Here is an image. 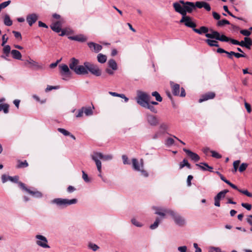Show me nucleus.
<instances>
[{
  "mask_svg": "<svg viewBox=\"0 0 252 252\" xmlns=\"http://www.w3.org/2000/svg\"><path fill=\"white\" fill-rule=\"evenodd\" d=\"M173 6L175 11L180 13L182 16L186 15L187 13H191L195 9L193 2L185 1L183 0H180L179 2L173 3Z\"/></svg>",
  "mask_w": 252,
  "mask_h": 252,
  "instance_id": "nucleus-2",
  "label": "nucleus"
},
{
  "mask_svg": "<svg viewBox=\"0 0 252 252\" xmlns=\"http://www.w3.org/2000/svg\"><path fill=\"white\" fill-rule=\"evenodd\" d=\"M238 191L247 195V196L249 197H252V193L249 192L247 190H243L241 189H240L238 190Z\"/></svg>",
  "mask_w": 252,
  "mask_h": 252,
  "instance_id": "nucleus-48",
  "label": "nucleus"
},
{
  "mask_svg": "<svg viewBox=\"0 0 252 252\" xmlns=\"http://www.w3.org/2000/svg\"><path fill=\"white\" fill-rule=\"evenodd\" d=\"M83 112L86 116H91L93 114V111L91 107H83Z\"/></svg>",
  "mask_w": 252,
  "mask_h": 252,
  "instance_id": "nucleus-33",
  "label": "nucleus"
},
{
  "mask_svg": "<svg viewBox=\"0 0 252 252\" xmlns=\"http://www.w3.org/2000/svg\"><path fill=\"white\" fill-rule=\"evenodd\" d=\"M79 61L78 59L72 58L70 59L69 63V67L65 64H60L59 65L60 73L62 76V79L64 80H67L71 77L72 72L70 70H73L74 72L79 65Z\"/></svg>",
  "mask_w": 252,
  "mask_h": 252,
  "instance_id": "nucleus-1",
  "label": "nucleus"
},
{
  "mask_svg": "<svg viewBox=\"0 0 252 252\" xmlns=\"http://www.w3.org/2000/svg\"><path fill=\"white\" fill-rule=\"evenodd\" d=\"M83 113H84L83 109H82V108H81V109H80L78 110V113L76 115V118L82 117L83 115Z\"/></svg>",
  "mask_w": 252,
  "mask_h": 252,
  "instance_id": "nucleus-61",
  "label": "nucleus"
},
{
  "mask_svg": "<svg viewBox=\"0 0 252 252\" xmlns=\"http://www.w3.org/2000/svg\"><path fill=\"white\" fill-rule=\"evenodd\" d=\"M36 239V244L44 249H49L50 248L48 244V240L46 237L40 234H37L35 236Z\"/></svg>",
  "mask_w": 252,
  "mask_h": 252,
  "instance_id": "nucleus-8",
  "label": "nucleus"
},
{
  "mask_svg": "<svg viewBox=\"0 0 252 252\" xmlns=\"http://www.w3.org/2000/svg\"><path fill=\"white\" fill-rule=\"evenodd\" d=\"M163 132H161V131H159V130L156 132L155 134H154L152 136V138L154 140H156L159 137H160L161 136H162V135H163Z\"/></svg>",
  "mask_w": 252,
  "mask_h": 252,
  "instance_id": "nucleus-42",
  "label": "nucleus"
},
{
  "mask_svg": "<svg viewBox=\"0 0 252 252\" xmlns=\"http://www.w3.org/2000/svg\"><path fill=\"white\" fill-rule=\"evenodd\" d=\"M108 66L112 69V70H116L118 68L117 64L116 61L113 59H110L108 61Z\"/></svg>",
  "mask_w": 252,
  "mask_h": 252,
  "instance_id": "nucleus-27",
  "label": "nucleus"
},
{
  "mask_svg": "<svg viewBox=\"0 0 252 252\" xmlns=\"http://www.w3.org/2000/svg\"><path fill=\"white\" fill-rule=\"evenodd\" d=\"M245 106L246 109H247V112L249 113H250L252 112L251 105L249 103L245 102Z\"/></svg>",
  "mask_w": 252,
  "mask_h": 252,
  "instance_id": "nucleus-60",
  "label": "nucleus"
},
{
  "mask_svg": "<svg viewBox=\"0 0 252 252\" xmlns=\"http://www.w3.org/2000/svg\"><path fill=\"white\" fill-rule=\"evenodd\" d=\"M18 183L19 186H20V187L22 189H23V190H24L26 191L27 192H28V190H29L30 189H28V188L26 187L24 183H22V182H18Z\"/></svg>",
  "mask_w": 252,
  "mask_h": 252,
  "instance_id": "nucleus-57",
  "label": "nucleus"
},
{
  "mask_svg": "<svg viewBox=\"0 0 252 252\" xmlns=\"http://www.w3.org/2000/svg\"><path fill=\"white\" fill-rule=\"evenodd\" d=\"M212 33H206L205 34V36L207 38H212V39H213V38H215L216 39V40H218V39L219 38V36H220V33L217 31H213V30H211Z\"/></svg>",
  "mask_w": 252,
  "mask_h": 252,
  "instance_id": "nucleus-22",
  "label": "nucleus"
},
{
  "mask_svg": "<svg viewBox=\"0 0 252 252\" xmlns=\"http://www.w3.org/2000/svg\"><path fill=\"white\" fill-rule=\"evenodd\" d=\"M161 221V220L160 218H157L156 219V220L154 222V223L152 224L150 226V228L152 230H154V229H156L158 226V225L160 223Z\"/></svg>",
  "mask_w": 252,
  "mask_h": 252,
  "instance_id": "nucleus-30",
  "label": "nucleus"
},
{
  "mask_svg": "<svg viewBox=\"0 0 252 252\" xmlns=\"http://www.w3.org/2000/svg\"><path fill=\"white\" fill-rule=\"evenodd\" d=\"M74 72L77 75H84L88 74V71L84 64L79 65Z\"/></svg>",
  "mask_w": 252,
  "mask_h": 252,
  "instance_id": "nucleus-19",
  "label": "nucleus"
},
{
  "mask_svg": "<svg viewBox=\"0 0 252 252\" xmlns=\"http://www.w3.org/2000/svg\"><path fill=\"white\" fill-rule=\"evenodd\" d=\"M27 63L31 65V67L33 68L36 70H43L44 68L43 64H39L37 62L31 59L27 60L26 63Z\"/></svg>",
  "mask_w": 252,
  "mask_h": 252,
  "instance_id": "nucleus-13",
  "label": "nucleus"
},
{
  "mask_svg": "<svg viewBox=\"0 0 252 252\" xmlns=\"http://www.w3.org/2000/svg\"><path fill=\"white\" fill-rule=\"evenodd\" d=\"M28 192L36 198H41L42 197V194L38 191H32L29 189Z\"/></svg>",
  "mask_w": 252,
  "mask_h": 252,
  "instance_id": "nucleus-32",
  "label": "nucleus"
},
{
  "mask_svg": "<svg viewBox=\"0 0 252 252\" xmlns=\"http://www.w3.org/2000/svg\"><path fill=\"white\" fill-rule=\"evenodd\" d=\"M123 162L124 164H130V162L126 155H123L122 157Z\"/></svg>",
  "mask_w": 252,
  "mask_h": 252,
  "instance_id": "nucleus-49",
  "label": "nucleus"
},
{
  "mask_svg": "<svg viewBox=\"0 0 252 252\" xmlns=\"http://www.w3.org/2000/svg\"><path fill=\"white\" fill-rule=\"evenodd\" d=\"M8 37L6 36V34H4L2 36V46H4L5 44L7 42Z\"/></svg>",
  "mask_w": 252,
  "mask_h": 252,
  "instance_id": "nucleus-59",
  "label": "nucleus"
},
{
  "mask_svg": "<svg viewBox=\"0 0 252 252\" xmlns=\"http://www.w3.org/2000/svg\"><path fill=\"white\" fill-rule=\"evenodd\" d=\"M28 166V163L26 160H25L24 161H20L19 162L17 167L18 168H23V167H26Z\"/></svg>",
  "mask_w": 252,
  "mask_h": 252,
  "instance_id": "nucleus-46",
  "label": "nucleus"
},
{
  "mask_svg": "<svg viewBox=\"0 0 252 252\" xmlns=\"http://www.w3.org/2000/svg\"><path fill=\"white\" fill-rule=\"evenodd\" d=\"M218 40H220L222 42H228L230 40V38L226 36L224 34L220 35V34L219 38Z\"/></svg>",
  "mask_w": 252,
  "mask_h": 252,
  "instance_id": "nucleus-44",
  "label": "nucleus"
},
{
  "mask_svg": "<svg viewBox=\"0 0 252 252\" xmlns=\"http://www.w3.org/2000/svg\"><path fill=\"white\" fill-rule=\"evenodd\" d=\"M51 29L56 32L59 33L61 31H62L61 33L59 35L60 36H63L65 34V32L64 31H62V23L60 21H57L54 23H53L50 26Z\"/></svg>",
  "mask_w": 252,
  "mask_h": 252,
  "instance_id": "nucleus-12",
  "label": "nucleus"
},
{
  "mask_svg": "<svg viewBox=\"0 0 252 252\" xmlns=\"http://www.w3.org/2000/svg\"><path fill=\"white\" fill-rule=\"evenodd\" d=\"M170 85L173 94L174 95H179L180 94V85L174 83L173 82H170Z\"/></svg>",
  "mask_w": 252,
  "mask_h": 252,
  "instance_id": "nucleus-21",
  "label": "nucleus"
},
{
  "mask_svg": "<svg viewBox=\"0 0 252 252\" xmlns=\"http://www.w3.org/2000/svg\"><path fill=\"white\" fill-rule=\"evenodd\" d=\"M183 151L190 157L191 160L195 162H197L199 160L200 157L197 154L185 148L183 149Z\"/></svg>",
  "mask_w": 252,
  "mask_h": 252,
  "instance_id": "nucleus-15",
  "label": "nucleus"
},
{
  "mask_svg": "<svg viewBox=\"0 0 252 252\" xmlns=\"http://www.w3.org/2000/svg\"><path fill=\"white\" fill-rule=\"evenodd\" d=\"M93 160H94L95 163L97 170L98 172V176L100 177L102 180L103 179L102 175V165L100 159H102L105 161L110 160L112 159L113 157L112 155H103L101 153L94 152L91 156Z\"/></svg>",
  "mask_w": 252,
  "mask_h": 252,
  "instance_id": "nucleus-4",
  "label": "nucleus"
},
{
  "mask_svg": "<svg viewBox=\"0 0 252 252\" xmlns=\"http://www.w3.org/2000/svg\"><path fill=\"white\" fill-rule=\"evenodd\" d=\"M68 38L72 40H75L80 42H84L87 41V37L83 34H78L68 37Z\"/></svg>",
  "mask_w": 252,
  "mask_h": 252,
  "instance_id": "nucleus-20",
  "label": "nucleus"
},
{
  "mask_svg": "<svg viewBox=\"0 0 252 252\" xmlns=\"http://www.w3.org/2000/svg\"><path fill=\"white\" fill-rule=\"evenodd\" d=\"M180 23H184L186 27L192 28L193 30L196 26V24L192 21L191 18L187 15L182 16Z\"/></svg>",
  "mask_w": 252,
  "mask_h": 252,
  "instance_id": "nucleus-11",
  "label": "nucleus"
},
{
  "mask_svg": "<svg viewBox=\"0 0 252 252\" xmlns=\"http://www.w3.org/2000/svg\"><path fill=\"white\" fill-rule=\"evenodd\" d=\"M174 144H175V141H174V139L172 138H168L165 142V144L167 147H170V146L174 145Z\"/></svg>",
  "mask_w": 252,
  "mask_h": 252,
  "instance_id": "nucleus-40",
  "label": "nucleus"
},
{
  "mask_svg": "<svg viewBox=\"0 0 252 252\" xmlns=\"http://www.w3.org/2000/svg\"><path fill=\"white\" fill-rule=\"evenodd\" d=\"M205 42L211 47H219V45L218 42L216 40H211L210 39H207L205 40Z\"/></svg>",
  "mask_w": 252,
  "mask_h": 252,
  "instance_id": "nucleus-28",
  "label": "nucleus"
},
{
  "mask_svg": "<svg viewBox=\"0 0 252 252\" xmlns=\"http://www.w3.org/2000/svg\"><path fill=\"white\" fill-rule=\"evenodd\" d=\"M88 45L89 47L95 53H98L102 48L101 45L93 42H88Z\"/></svg>",
  "mask_w": 252,
  "mask_h": 252,
  "instance_id": "nucleus-17",
  "label": "nucleus"
},
{
  "mask_svg": "<svg viewBox=\"0 0 252 252\" xmlns=\"http://www.w3.org/2000/svg\"><path fill=\"white\" fill-rule=\"evenodd\" d=\"M240 161L239 160H235L233 162V168L234 170H233V172H236L237 171L238 166L240 164Z\"/></svg>",
  "mask_w": 252,
  "mask_h": 252,
  "instance_id": "nucleus-47",
  "label": "nucleus"
},
{
  "mask_svg": "<svg viewBox=\"0 0 252 252\" xmlns=\"http://www.w3.org/2000/svg\"><path fill=\"white\" fill-rule=\"evenodd\" d=\"M9 176H6V175H2L1 176V180L3 183L6 182L9 180Z\"/></svg>",
  "mask_w": 252,
  "mask_h": 252,
  "instance_id": "nucleus-62",
  "label": "nucleus"
},
{
  "mask_svg": "<svg viewBox=\"0 0 252 252\" xmlns=\"http://www.w3.org/2000/svg\"><path fill=\"white\" fill-rule=\"evenodd\" d=\"M178 250L180 252H186L187 250V247L185 246L179 247Z\"/></svg>",
  "mask_w": 252,
  "mask_h": 252,
  "instance_id": "nucleus-63",
  "label": "nucleus"
},
{
  "mask_svg": "<svg viewBox=\"0 0 252 252\" xmlns=\"http://www.w3.org/2000/svg\"><path fill=\"white\" fill-rule=\"evenodd\" d=\"M185 166H187L188 168L190 169L191 168L190 164L189 163L188 160L186 159H184L183 161L180 164V168L182 169Z\"/></svg>",
  "mask_w": 252,
  "mask_h": 252,
  "instance_id": "nucleus-37",
  "label": "nucleus"
},
{
  "mask_svg": "<svg viewBox=\"0 0 252 252\" xmlns=\"http://www.w3.org/2000/svg\"><path fill=\"white\" fill-rule=\"evenodd\" d=\"M12 32L14 34V36L16 38L19 39V40L22 39V36L20 32L16 31H13Z\"/></svg>",
  "mask_w": 252,
  "mask_h": 252,
  "instance_id": "nucleus-55",
  "label": "nucleus"
},
{
  "mask_svg": "<svg viewBox=\"0 0 252 252\" xmlns=\"http://www.w3.org/2000/svg\"><path fill=\"white\" fill-rule=\"evenodd\" d=\"M9 105L8 104H0V111H3L5 114H7L9 111Z\"/></svg>",
  "mask_w": 252,
  "mask_h": 252,
  "instance_id": "nucleus-34",
  "label": "nucleus"
},
{
  "mask_svg": "<svg viewBox=\"0 0 252 252\" xmlns=\"http://www.w3.org/2000/svg\"><path fill=\"white\" fill-rule=\"evenodd\" d=\"M241 205L244 208H246L247 210H251L252 209V205L250 204L242 203Z\"/></svg>",
  "mask_w": 252,
  "mask_h": 252,
  "instance_id": "nucleus-56",
  "label": "nucleus"
},
{
  "mask_svg": "<svg viewBox=\"0 0 252 252\" xmlns=\"http://www.w3.org/2000/svg\"><path fill=\"white\" fill-rule=\"evenodd\" d=\"M247 167H248V164L247 163H243L240 165V166L239 168V171L240 172H242L246 169Z\"/></svg>",
  "mask_w": 252,
  "mask_h": 252,
  "instance_id": "nucleus-51",
  "label": "nucleus"
},
{
  "mask_svg": "<svg viewBox=\"0 0 252 252\" xmlns=\"http://www.w3.org/2000/svg\"><path fill=\"white\" fill-rule=\"evenodd\" d=\"M4 24L7 26H10L12 25V21L8 14H5L4 16Z\"/></svg>",
  "mask_w": 252,
  "mask_h": 252,
  "instance_id": "nucleus-31",
  "label": "nucleus"
},
{
  "mask_svg": "<svg viewBox=\"0 0 252 252\" xmlns=\"http://www.w3.org/2000/svg\"><path fill=\"white\" fill-rule=\"evenodd\" d=\"M244 40L245 42V48L248 49H250L251 46L252 45V41L251 39L249 37H246L244 38Z\"/></svg>",
  "mask_w": 252,
  "mask_h": 252,
  "instance_id": "nucleus-35",
  "label": "nucleus"
},
{
  "mask_svg": "<svg viewBox=\"0 0 252 252\" xmlns=\"http://www.w3.org/2000/svg\"><path fill=\"white\" fill-rule=\"evenodd\" d=\"M131 223L136 227H141L143 226V224L138 221L136 219L132 218L131 220Z\"/></svg>",
  "mask_w": 252,
  "mask_h": 252,
  "instance_id": "nucleus-41",
  "label": "nucleus"
},
{
  "mask_svg": "<svg viewBox=\"0 0 252 252\" xmlns=\"http://www.w3.org/2000/svg\"><path fill=\"white\" fill-rule=\"evenodd\" d=\"M97 61L99 63H103L106 62L107 57H106V56H105L102 54L99 53L97 55Z\"/></svg>",
  "mask_w": 252,
  "mask_h": 252,
  "instance_id": "nucleus-26",
  "label": "nucleus"
},
{
  "mask_svg": "<svg viewBox=\"0 0 252 252\" xmlns=\"http://www.w3.org/2000/svg\"><path fill=\"white\" fill-rule=\"evenodd\" d=\"M84 65L88 68V71H90L93 75L96 76L101 75V71L96 65L87 62L84 63Z\"/></svg>",
  "mask_w": 252,
  "mask_h": 252,
  "instance_id": "nucleus-9",
  "label": "nucleus"
},
{
  "mask_svg": "<svg viewBox=\"0 0 252 252\" xmlns=\"http://www.w3.org/2000/svg\"><path fill=\"white\" fill-rule=\"evenodd\" d=\"M154 209L155 210V214L160 216L162 217V218L165 217L166 214H169L168 212L172 211V210L170 209H167L160 207H154Z\"/></svg>",
  "mask_w": 252,
  "mask_h": 252,
  "instance_id": "nucleus-14",
  "label": "nucleus"
},
{
  "mask_svg": "<svg viewBox=\"0 0 252 252\" xmlns=\"http://www.w3.org/2000/svg\"><path fill=\"white\" fill-rule=\"evenodd\" d=\"M159 128V131L163 132V134H164L166 132V131H167L169 127L167 124L165 123H162L161 124H160Z\"/></svg>",
  "mask_w": 252,
  "mask_h": 252,
  "instance_id": "nucleus-29",
  "label": "nucleus"
},
{
  "mask_svg": "<svg viewBox=\"0 0 252 252\" xmlns=\"http://www.w3.org/2000/svg\"><path fill=\"white\" fill-rule=\"evenodd\" d=\"M145 118L147 123L151 126H156L159 124V119L156 115L146 113Z\"/></svg>",
  "mask_w": 252,
  "mask_h": 252,
  "instance_id": "nucleus-10",
  "label": "nucleus"
},
{
  "mask_svg": "<svg viewBox=\"0 0 252 252\" xmlns=\"http://www.w3.org/2000/svg\"><path fill=\"white\" fill-rule=\"evenodd\" d=\"M169 215L171 216L176 224L179 226H183L186 223L185 219L176 212L172 210L169 211Z\"/></svg>",
  "mask_w": 252,
  "mask_h": 252,
  "instance_id": "nucleus-7",
  "label": "nucleus"
},
{
  "mask_svg": "<svg viewBox=\"0 0 252 252\" xmlns=\"http://www.w3.org/2000/svg\"><path fill=\"white\" fill-rule=\"evenodd\" d=\"M152 95L153 96H155L156 98V99L157 101L161 102L162 100V98L159 94L158 92H153L152 93Z\"/></svg>",
  "mask_w": 252,
  "mask_h": 252,
  "instance_id": "nucleus-39",
  "label": "nucleus"
},
{
  "mask_svg": "<svg viewBox=\"0 0 252 252\" xmlns=\"http://www.w3.org/2000/svg\"><path fill=\"white\" fill-rule=\"evenodd\" d=\"M58 131L62 133L63 135L65 136H68L70 135V133L69 131L66 130V129L63 128H58Z\"/></svg>",
  "mask_w": 252,
  "mask_h": 252,
  "instance_id": "nucleus-45",
  "label": "nucleus"
},
{
  "mask_svg": "<svg viewBox=\"0 0 252 252\" xmlns=\"http://www.w3.org/2000/svg\"><path fill=\"white\" fill-rule=\"evenodd\" d=\"M18 180L19 177L17 176H15L13 177L9 176V180L14 183H18Z\"/></svg>",
  "mask_w": 252,
  "mask_h": 252,
  "instance_id": "nucleus-54",
  "label": "nucleus"
},
{
  "mask_svg": "<svg viewBox=\"0 0 252 252\" xmlns=\"http://www.w3.org/2000/svg\"><path fill=\"white\" fill-rule=\"evenodd\" d=\"M225 24H227V25L230 24L228 20H225V19H223L222 20L219 21L217 22V26L219 27L223 26V25H224Z\"/></svg>",
  "mask_w": 252,
  "mask_h": 252,
  "instance_id": "nucleus-43",
  "label": "nucleus"
},
{
  "mask_svg": "<svg viewBox=\"0 0 252 252\" xmlns=\"http://www.w3.org/2000/svg\"><path fill=\"white\" fill-rule=\"evenodd\" d=\"M82 178L87 183L90 182L88 175L84 171H82Z\"/></svg>",
  "mask_w": 252,
  "mask_h": 252,
  "instance_id": "nucleus-53",
  "label": "nucleus"
},
{
  "mask_svg": "<svg viewBox=\"0 0 252 252\" xmlns=\"http://www.w3.org/2000/svg\"><path fill=\"white\" fill-rule=\"evenodd\" d=\"M150 97V96L147 93L142 91H138L136 98V102L142 107L148 109L154 113H157V109L149 103Z\"/></svg>",
  "mask_w": 252,
  "mask_h": 252,
  "instance_id": "nucleus-3",
  "label": "nucleus"
},
{
  "mask_svg": "<svg viewBox=\"0 0 252 252\" xmlns=\"http://www.w3.org/2000/svg\"><path fill=\"white\" fill-rule=\"evenodd\" d=\"M88 247L94 252H96L99 249V247L97 245L92 242L89 243Z\"/></svg>",
  "mask_w": 252,
  "mask_h": 252,
  "instance_id": "nucleus-36",
  "label": "nucleus"
},
{
  "mask_svg": "<svg viewBox=\"0 0 252 252\" xmlns=\"http://www.w3.org/2000/svg\"><path fill=\"white\" fill-rule=\"evenodd\" d=\"M193 31L199 34H202L203 33H205L206 34V33H208L207 32L209 31V29L206 27L202 26L199 29L195 28L193 29Z\"/></svg>",
  "mask_w": 252,
  "mask_h": 252,
  "instance_id": "nucleus-23",
  "label": "nucleus"
},
{
  "mask_svg": "<svg viewBox=\"0 0 252 252\" xmlns=\"http://www.w3.org/2000/svg\"><path fill=\"white\" fill-rule=\"evenodd\" d=\"M3 52L6 55V56H9V53L11 52L10 46L8 45L3 46Z\"/></svg>",
  "mask_w": 252,
  "mask_h": 252,
  "instance_id": "nucleus-38",
  "label": "nucleus"
},
{
  "mask_svg": "<svg viewBox=\"0 0 252 252\" xmlns=\"http://www.w3.org/2000/svg\"><path fill=\"white\" fill-rule=\"evenodd\" d=\"M247 222L252 226V215H249L247 217L246 219Z\"/></svg>",
  "mask_w": 252,
  "mask_h": 252,
  "instance_id": "nucleus-64",
  "label": "nucleus"
},
{
  "mask_svg": "<svg viewBox=\"0 0 252 252\" xmlns=\"http://www.w3.org/2000/svg\"><path fill=\"white\" fill-rule=\"evenodd\" d=\"M205 1H196L194 4L195 7H197L199 8H201L204 7Z\"/></svg>",
  "mask_w": 252,
  "mask_h": 252,
  "instance_id": "nucleus-52",
  "label": "nucleus"
},
{
  "mask_svg": "<svg viewBox=\"0 0 252 252\" xmlns=\"http://www.w3.org/2000/svg\"><path fill=\"white\" fill-rule=\"evenodd\" d=\"M211 153H212V156L213 158H221V156L219 154L218 152L215 151H210Z\"/></svg>",
  "mask_w": 252,
  "mask_h": 252,
  "instance_id": "nucleus-50",
  "label": "nucleus"
},
{
  "mask_svg": "<svg viewBox=\"0 0 252 252\" xmlns=\"http://www.w3.org/2000/svg\"><path fill=\"white\" fill-rule=\"evenodd\" d=\"M38 18V15L35 13H32L28 15L27 16V21L30 26H32L36 21Z\"/></svg>",
  "mask_w": 252,
  "mask_h": 252,
  "instance_id": "nucleus-16",
  "label": "nucleus"
},
{
  "mask_svg": "<svg viewBox=\"0 0 252 252\" xmlns=\"http://www.w3.org/2000/svg\"><path fill=\"white\" fill-rule=\"evenodd\" d=\"M78 202L76 198L71 199L67 198H57L51 201V204L55 205L56 207L59 209H64L67 206L75 204Z\"/></svg>",
  "mask_w": 252,
  "mask_h": 252,
  "instance_id": "nucleus-5",
  "label": "nucleus"
},
{
  "mask_svg": "<svg viewBox=\"0 0 252 252\" xmlns=\"http://www.w3.org/2000/svg\"><path fill=\"white\" fill-rule=\"evenodd\" d=\"M228 192L227 189H224L220 192H219L215 197L217 198V199L220 200L221 199L224 198L225 196V194Z\"/></svg>",
  "mask_w": 252,
  "mask_h": 252,
  "instance_id": "nucleus-25",
  "label": "nucleus"
},
{
  "mask_svg": "<svg viewBox=\"0 0 252 252\" xmlns=\"http://www.w3.org/2000/svg\"><path fill=\"white\" fill-rule=\"evenodd\" d=\"M215 96V94L213 92H209L203 95L198 100L199 103H201L204 101H206L208 99H213Z\"/></svg>",
  "mask_w": 252,
  "mask_h": 252,
  "instance_id": "nucleus-18",
  "label": "nucleus"
},
{
  "mask_svg": "<svg viewBox=\"0 0 252 252\" xmlns=\"http://www.w3.org/2000/svg\"><path fill=\"white\" fill-rule=\"evenodd\" d=\"M11 53L13 59L18 60H22V55L19 51L17 50H12L11 51Z\"/></svg>",
  "mask_w": 252,
  "mask_h": 252,
  "instance_id": "nucleus-24",
  "label": "nucleus"
},
{
  "mask_svg": "<svg viewBox=\"0 0 252 252\" xmlns=\"http://www.w3.org/2000/svg\"><path fill=\"white\" fill-rule=\"evenodd\" d=\"M132 167L134 170L140 172L141 175L145 177H147L149 176L147 172L143 169L144 162L142 159H141L140 162H139L137 159L132 158Z\"/></svg>",
  "mask_w": 252,
  "mask_h": 252,
  "instance_id": "nucleus-6",
  "label": "nucleus"
},
{
  "mask_svg": "<svg viewBox=\"0 0 252 252\" xmlns=\"http://www.w3.org/2000/svg\"><path fill=\"white\" fill-rule=\"evenodd\" d=\"M240 33L245 36H248L251 34V32L247 30H242L240 31Z\"/></svg>",
  "mask_w": 252,
  "mask_h": 252,
  "instance_id": "nucleus-58",
  "label": "nucleus"
}]
</instances>
